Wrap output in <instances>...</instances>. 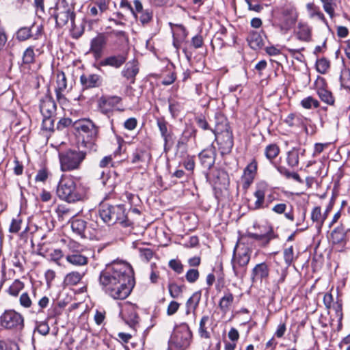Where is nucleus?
<instances>
[{
  "label": "nucleus",
  "instance_id": "obj_1",
  "mask_svg": "<svg viewBox=\"0 0 350 350\" xmlns=\"http://www.w3.org/2000/svg\"><path fill=\"white\" fill-rule=\"evenodd\" d=\"M99 284L105 294L114 299H124L134 286L133 271L124 262H113L100 273Z\"/></svg>",
  "mask_w": 350,
  "mask_h": 350
},
{
  "label": "nucleus",
  "instance_id": "obj_2",
  "mask_svg": "<svg viewBox=\"0 0 350 350\" xmlns=\"http://www.w3.org/2000/svg\"><path fill=\"white\" fill-rule=\"evenodd\" d=\"M49 13L51 17L55 20L56 26L58 27H62L69 21H70V31L73 38H78L82 35L83 30L79 29L75 22V13L74 8L66 0H58L55 6L50 8Z\"/></svg>",
  "mask_w": 350,
  "mask_h": 350
},
{
  "label": "nucleus",
  "instance_id": "obj_3",
  "mask_svg": "<svg viewBox=\"0 0 350 350\" xmlns=\"http://www.w3.org/2000/svg\"><path fill=\"white\" fill-rule=\"evenodd\" d=\"M99 216L107 225L120 224L123 227L133 225V222L126 214V209L122 204L111 205L107 203L100 204Z\"/></svg>",
  "mask_w": 350,
  "mask_h": 350
},
{
  "label": "nucleus",
  "instance_id": "obj_4",
  "mask_svg": "<svg viewBox=\"0 0 350 350\" xmlns=\"http://www.w3.org/2000/svg\"><path fill=\"white\" fill-rule=\"evenodd\" d=\"M57 194L59 198L68 202H75L84 198L81 187L77 186L72 179L67 177H62L59 180Z\"/></svg>",
  "mask_w": 350,
  "mask_h": 350
},
{
  "label": "nucleus",
  "instance_id": "obj_5",
  "mask_svg": "<svg viewBox=\"0 0 350 350\" xmlns=\"http://www.w3.org/2000/svg\"><path fill=\"white\" fill-rule=\"evenodd\" d=\"M192 333L189 325L182 323L174 327L168 342L169 350H185L191 342Z\"/></svg>",
  "mask_w": 350,
  "mask_h": 350
},
{
  "label": "nucleus",
  "instance_id": "obj_6",
  "mask_svg": "<svg viewBox=\"0 0 350 350\" xmlns=\"http://www.w3.org/2000/svg\"><path fill=\"white\" fill-rule=\"evenodd\" d=\"M252 254V250L244 245H237L231 260L233 272L236 277L242 278L246 273Z\"/></svg>",
  "mask_w": 350,
  "mask_h": 350
},
{
  "label": "nucleus",
  "instance_id": "obj_7",
  "mask_svg": "<svg viewBox=\"0 0 350 350\" xmlns=\"http://www.w3.org/2000/svg\"><path fill=\"white\" fill-rule=\"evenodd\" d=\"M85 152L75 150H68L59 152V159L61 170L69 172L78 170L82 161L85 159Z\"/></svg>",
  "mask_w": 350,
  "mask_h": 350
},
{
  "label": "nucleus",
  "instance_id": "obj_8",
  "mask_svg": "<svg viewBox=\"0 0 350 350\" xmlns=\"http://www.w3.org/2000/svg\"><path fill=\"white\" fill-rule=\"evenodd\" d=\"M74 127L83 138L85 146H92L98 137V129L89 119H82L74 123Z\"/></svg>",
  "mask_w": 350,
  "mask_h": 350
},
{
  "label": "nucleus",
  "instance_id": "obj_9",
  "mask_svg": "<svg viewBox=\"0 0 350 350\" xmlns=\"http://www.w3.org/2000/svg\"><path fill=\"white\" fill-rule=\"evenodd\" d=\"M1 325L8 329L21 330L24 327L23 316L14 310H5L0 317Z\"/></svg>",
  "mask_w": 350,
  "mask_h": 350
},
{
  "label": "nucleus",
  "instance_id": "obj_10",
  "mask_svg": "<svg viewBox=\"0 0 350 350\" xmlns=\"http://www.w3.org/2000/svg\"><path fill=\"white\" fill-rule=\"evenodd\" d=\"M225 126V129L220 132H218L219 129L213 131L215 135L217 144L219 146L221 153L223 154L230 153L234 145L232 133L226 124Z\"/></svg>",
  "mask_w": 350,
  "mask_h": 350
},
{
  "label": "nucleus",
  "instance_id": "obj_11",
  "mask_svg": "<svg viewBox=\"0 0 350 350\" xmlns=\"http://www.w3.org/2000/svg\"><path fill=\"white\" fill-rule=\"evenodd\" d=\"M282 21L278 27L283 33H286L296 23L297 12L293 7H286L282 10Z\"/></svg>",
  "mask_w": 350,
  "mask_h": 350
},
{
  "label": "nucleus",
  "instance_id": "obj_12",
  "mask_svg": "<svg viewBox=\"0 0 350 350\" xmlns=\"http://www.w3.org/2000/svg\"><path fill=\"white\" fill-rule=\"evenodd\" d=\"M107 42V37L103 33H98L95 38L92 39L90 52L93 54L96 59H100L102 57Z\"/></svg>",
  "mask_w": 350,
  "mask_h": 350
},
{
  "label": "nucleus",
  "instance_id": "obj_13",
  "mask_svg": "<svg viewBox=\"0 0 350 350\" xmlns=\"http://www.w3.org/2000/svg\"><path fill=\"white\" fill-rule=\"evenodd\" d=\"M121 100V98L117 96H103L98 100V108L102 113L108 115Z\"/></svg>",
  "mask_w": 350,
  "mask_h": 350
},
{
  "label": "nucleus",
  "instance_id": "obj_14",
  "mask_svg": "<svg viewBox=\"0 0 350 350\" xmlns=\"http://www.w3.org/2000/svg\"><path fill=\"white\" fill-rule=\"evenodd\" d=\"M56 103L51 96L46 94L40 99V110L43 117H53L56 112Z\"/></svg>",
  "mask_w": 350,
  "mask_h": 350
},
{
  "label": "nucleus",
  "instance_id": "obj_15",
  "mask_svg": "<svg viewBox=\"0 0 350 350\" xmlns=\"http://www.w3.org/2000/svg\"><path fill=\"white\" fill-rule=\"evenodd\" d=\"M94 176L101 180L103 186L109 189H113L116 187L115 177L112 176L108 170L95 169Z\"/></svg>",
  "mask_w": 350,
  "mask_h": 350
},
{
  "label": "nucleus",
  "instance_id": "obj_16",
  "mask_svg": "<svg viewBox=\"0 0 350 350\" xmlns=\"http://www.w3.org/2000/svg\"><path fill=\"white\" fill-rule=\"evenodd\" d=\"M269 275V268L266 262H261L256 265L252 270L251 280L253 282L268 278Z\"/></svg>",
  "mask_w": 350,
  "mask_h": 350
},
{
  "label": "nucleus",
  "instance_id": "obj_17",
  "mask_svg": "<svg viewBox=\"0 0 350 350\" xmlns=\"http://www.w3.org/2000/svg\"><path fill=\"white\" fill-rule=\"evenodd\" d=\"M157 125L164 141V146L166 147L173 139V133L170 129L171 126L163 118L157 119Z\"/></svg>",
  "mask_w": 350,
  "mask_h": 350
},
{
  "label": "nucleus",
  "instance_id": "obj_18",
  "mask_svg": "<svg viewBox=\"0 0 350 350\" xmlns=\"http://www.w3.org/2000/svg\"><path fill=\"white\" fill-rule=\"evenodd\" d=\"M126 55L120 53L104 58L100 62L99 64L101 66H111L115 68H119L126 62Z\"/></svg>",
  "mask_w": 350,
  "mask_h": 350
},
{
  "label": "nucleus",
  "instance_id": "obj_19",
  "mask_svg": "<svg viewBox=\"0 0 350 350\" xmlns=\"http://www.w3.org/2000/svg\"><path fill=\"white\" fill-rule=\"evenodd\" d=\"M215 148L212 146L202 150L199 154L202 165L207 170L211 169L215 163Z\"/></svg>",
  "mask_w": 350,
  "mask_h": 350
},
{
  "label": "nucleus",
  "instance_id": "obj_20",
  "mask_svg": "<svg viewBox=\"0 0 350 350\" xmlns=\"http://www.w3.org/2000/svg\"><path fill=\"white\" fill-rule=\"evenodd\" d=\"M34 27V25L33 24L31 27H21L16 33V38L19 41H25L28 39H29L31 37L33 36V34L31 33V29ZM42 26L40 25L37 27V31L35 35L33 36V38L35 40H37L39 38L40 36L42 33Z\"/></svg>",
  "mask_w": 350,
  "mask_h": 350
},
{
  "label": "nucleus",
  "instance_id": "obj_21",
  "mask_svg": "<svg viewBox=\"0 0 350 350\" xmlns=\"http://www.w3.org/2000/svg\"><path fill=\"white\" fill-rule=\"evenodd\" d=\"M122 319L131 327H134L138 323V315L133 306L124 308L121 312Z\"/></svg>",
  "mask_w": 350,
  "mask_h": 350
},
{
  "label": "nucleus",
  "instance_id": "obj_22",
  "mask_svg": "<svg viewBox=\"0 0 350 350\" xmlns=\"http://www.w3.org/2000/svg\"><path fill=\"white\" fill-rule=\"evenodd\" d=\"M72 231L81 237L86 238L90 234L88 232L87 222L81 219H73L71 221Z\"/></svg>",
  "mask_w": 350,
  "mask_h": 350
},
{
  "label": "nucleus",
  "instance_id": "obj_23",
  "mask_svg": "<svg viewBox=\"0 0 350 350\" xmlns=\"http://www.w3.org/2000/svg\"><path fill=\"white\" fill-rule=\"evenodd\" d=\"M108 10V5L105 0L96 1L88 6V14L93 17L100 16Z\"/></svg>",
  "mask_w": 350,
  "mask_h": 350
},
{
  "label": "nucleus",
  "instance_id": "obj_24",
  "mask_svg": "<svg viewBox=\"0 0 350 350\" xmlns=\"http://www.w3.org/2000/svg\"><path fill=\"white\" fill-rule=\"evenodd\" d=\"M248 237L251 239H255L259 242V245L262 247H266L271 240L273 239L275 236L271 228L264 234L257 233H248Z\"/></svg>",
  "mask_w": 350,
  "mask_h": 350
},
{
  "label": "nucleus",
  "instance_id": "obj_25",
  "mask_svg": "<svg viewBox=\"0 0 350 350\" xmlns=\"http://www.w3.org/2000/svg\"><path fill=\"white\" fill-rule=\"evenodd\" d=\"M139 72L137 62L135 60L129 62L122 71V75L128 80H131L132 83L135 82V76Z\"/></svg>",
  "mask_w": 350,
  "mask_h": 350
},
{
  "label": "nucleus",
  "instance_id": "obj_26",
  "mask_svg": "<svg viewBox=\"0 0 350 350\" xmlns=\"http://www.w3.org/2000/svg\"><path fill=\"white\" fill-rule=\"evenodd\" d=\"M347 230L342 225H340L331 233L330 239L334 244H345Z\"/></svg>",
  "mask_w": 350,
  "mask_h": 350
},
{
  "label": "nucleus",
  "instance_id": "obj_27",
  "mask_svg": "<svg viewBox=\"0 0 350 350\" xmlns=\"http://www.w3.org/2000/svg\"><path fill=\"white\" fill-rule=\"evenodd\" d=\"M327 218V213H321L320 206H315L311 211V219L317 230H320Z\"/></svg>",
  "mask_w": 350,
  "mask_h": 350
},
{
  "label": "nucleus",
  "instance_id": "obj_28",
  "mask_svg": "<svg viewBox=\"0 0 350 350\" xmlns=\"http://www.w3.org/2000/svg\"><path fill=\"white\" fill-rule=\"evenodd\" d=\"M254 196L256 201L249 205L250 208L253 210H258L264 208L265 189L260 186H258L254 193Z\"/></svg>",
  "mask_w": 350,
  "mask_h": 350
},
{
  "label": "nucleus",
  "instance_id": "obj_29",
  "mask_svg": "<svg viewBox=\"0 0 350 350\" xmlns=\"http://www.w3.org/2000/svg\"><path fill=\"white\" fill-rule=\"evenodd\" d=\"M66 260L75 266H84L88 262V258L79 252H72L66 256Z\"/></svg>",
  "mask_w": 350,
  "mask_h": 350
},
{
  "label": "nucleus",
  "instance_id": "obj_30",
  "mask_svg": "<svg viewBox=\"0 0 350 350\" xmlns=\"http://www.w3.org/2000/svg\"><path fill=\"white\" fill-rule=\"evenodd\" d=\"M80 81L85 88H92L100 85V77L96 74L83 75L80 77Z\"/></svg>",
  "mask_w": 350,
  "mask_h": 350
},
{
  "label": "nucleus",
  "instance_id": "obj_31",
  "mask_svg": "<svg viewBox=\"0 0 350 350\" xmlns=\"http://www.w3.org/2000/svg\"><path fill=\"white\" fill-rule=\"evenodd\" d=\"M247 40L250 46L254 50L260 49L264 44L261 35L255 31H252L250 32L247 38Z\"/></svg>",
  "mask_w": 350,
  "mask_h": 350
},
{
  "label": "nucleus",
  "instance_id": "obj_32",
  "mask_svg": "<svg viewBox=\"0 0 350 350\" xmlns=\"http://www.w3.org/2000/svg\"><path fill=\"white\" fill-rule=\"evenodd\" d=\"M297 39L301 41L308 42L311 38V29L305 23H299L296 31Z\"/></svg>",
  "mask_w": 350,
  "mask_h": 350
},
{
  "label": "nucleus",
  "instance_id": "obj_33",
  "mask_svg": "<svg viewBox=\"0 0 350 350\" xmlns=\"http://www.w3.org/2000/svg\"><path fill=\"white\" fill-rule=\"evenodd\" d=\"M150 159V155L146 150L136 149L132 154L131 162L133 164L139 165Z\"/></svg>",
  "mask_w": 350,
  "mask_h": 350
},
{
  "label": "nucleus",
  "instance_id": "obj_34",
  "mask_svg": "<svg viewBox=\"0 0 350 350\" xmlns=\"http://www.w3.org/2000/svg\"><path fill=\"white\" fill-rule=\"evenodd\" d=\"M306 10L310 18H317L323 23H327L324 14L321 12L319 7L316 5L314 3H307Z\"/></svg>",
  "mask_w": 350,
  "mask_h": 350
},
{
  "label": "nucleus",
  "instance_id": "obj_35",
  "mask_svg": "<svg viewBox=\"0 0 350 350\" xmlns=\"http://www.w3.org/2000/svg\"><path fill=\"white\" fill-rule=\"evenodd\" d=\"M59 220L68 219L75 215L73 210L66 204H59L55 210Z\"/></svg>",
  "mask_w": 350,
  "mask_h": 350
},
{
  "label": "nucleus",
  "instance_id": "obj_36",
  "mask_svg": "<svg viewBox=\"0 0 350 350\" xmlns=\"http://www.w3.org/2000/svg\"><path fill=\"white\" fill-rule=\"evenodd\" d=\"M234 301V296L231 293H226L220 299L219 308L224 314H226L229 310L230 306Z\"/></svg>",
  "mask_w": 350,
  "mask_h": 350
},
{
  "label": "nucleus",
  "instance_id": "obj_37",
  "mask_svg": "<svg viewBox=\"0 0 350 350\" xmlns=\"http://www.w3.org/2000/svg\"><path fill=\"white\" fill-rule=\"evenodd\" d=\"M85 272L72 271L68 273L64 278V283L66 285H76L81 280Z\"/></svg>",
  "mask_w": 350,
  "mask_h": 350
},
{
  "label": "nucleus",
  "instance_id": "obj_38",
  "mask_svg": "<svg viewBox=\"0 0 350 350\" xmlns=\"http://www.w3.org/2000/svg\"><path fill=\"white\" fill-rule=\"evenodd\" d=\"M317 94L323 102L329 105H333L334 104L335 100L330 91L324 88H319L317 90Z\"/></svg>",
  "mask_w": 350,
  "mask_h": 350
},
{
  "label": "nucleus",
  "instance_id": "obj_39",
  "mask_svg": "<svg viewBox=\"0 0 350 350\" xmlns=\"http://www.w3.org/2000/svg\"><path fill=\"white\" fill-rule=\"evenodd\" d=\"M185 286L178 285L176 282H170L168 284V291L171 297L177 299L181 297Z\"/></svg>",
  "mask_w": 350,
  "mask_h": 350
},
{
  "label": "nucleus",
  "instance_id": "obj_40",
  "mask_svg": "<svg viewBox=\"0 0 350 350\" xmlns=\"http://www.w3.org/2000/svg\"><path fill=\"white\" fill-rule=\"evenodd\" d=\"M276 168H277V170L278 171V172L280 174L285 176L286 178H288V179L292 178L299 183H302V180L297 173L291 172L288 169H286L285 167H283V166H277Z\"/></svg>",
  "mask_w": 350,
  "mask_h": 350
},
{
  "label": "nucleus",
  "instance_id": "obj_41",
  "mask_svg": "<svg viewBox=\"0 0 350 350\" xmlns=\"http://www.w3.org/2000/svg\"><path fill=\"white\" fill-rule=\"evenodd\" d=\"M287 164L291 167H295L299 164V151L293 148L287 152Z\"/></svg>",
  "mask_w": 350,
  "mask_h": 350
},
{
  "label": "nucleus",
  "instance_id": "obj_42",
  "mask_svg": "<svg viewBox=\"0 0 350 350\" xmlns=\"http://www.w3.org/2000/svg\"><path fill=\"white\" fill-rule=\"evenodd\" d=\"M208 321L209 317L207 315L203 316L200 321L199 334L201 338H210V333L208 332V327L206 326V324L208 323Z\"/></svg>",
  "mask_w": 350,
  "mask_h": 350
},
{
  "label": "nucleus",
  "instance_id": "obj_43",
  "mask_svg": "<svg viewBox=\"0 0 350 350\" xmlns=\"http://www.w3.org/2000/svg\"><path fill=\"white\" fill-rule=\"evenodd\" d=\"M280 153L279 147L275 144H270L265 148V154L267 159H269L271 162L278 157Z\"/></svg>",
  "mask_w": 350,
  "mask_h": 350
},
{
  "label": "nucleus",
  "instance_id": "obj_44",
  "mask_svg": "<svg viewBox=\"0 0 350 350\" xmlns=\"http://www.w3.org/2000/svg\"><path fill=\"white\" fill-rule=\"evenodd\" d=\"M330 67V62L326 58H321L317 60L316 68L317 72L321 74H325Z\"/></svg>",
  "mask_w": 350,
  "mask_h": 350
},
{
  "label": "nucleus",
  "instance_id": "obj_45",
  "mask_svg": "<svg viewBox=\"0 0 350 350\" xmlns=\"http://www.w3.org/2000/svg\"><path fill=\"white\" fill-rule=\"evenodd\" d=\"M35 53L33 46H30L26 49L23 55V63L25 64H30L34 62Z\"/></svg>",
  "mask_w": 350,
  "mask_h": 350
},
{
  "label": "nucleus",
  "instance_id": "obj_46",
  "mask_svg": "<svg viewBox=\"0 0 350 350\" xmlns=\"http://www.w3.org/2000/svg\"><path fill=\"white\" fill-rule=\"evenodd\" d=\"M169 25L173 31L174 36L177 33L182 39H185L187 36L188 33L183 25L174 24L172 23H170Z\"/></svg>",
  "mask_w": 350,
  "mask_h": 350
},
{
  "label": "nucleus",
  "instance_id": "obj_47",
  "mask_svg": "<svg viewBox=\"0 0 350 350\" xmlns=\"http://www.w3.org/2000/svg\"><path fill=\"white\" fill-rule=\"evenodd\" d=\"M301 105L306 109L317 108L319 107V102L312 96H308L301 101Z\"/></svg>",
  "mask_w": 350,
  "mask_h": 350
},
{
  "label": "nucleus",
  "instance_id": "obj_48",
  "mask_svg": "<svg viewBox=\"0 0 350 350\" xmlns=\"http://www.w3.org/2000/svg\"><path fill=\"white\" fill-rule=\"evenodd\" d=\"M200 298V295L197 293H193V295L189 298L186 303L187 314L189 313V310L191 309H193V310H196L198 306Z\"/></svg>",
  "mask_w": 350,
  "mask_h": 350
},
{
  "label": "nucleus",
  "instance_id": "obj_49",
  "mask_svg": "<svg viewBox=\"0 0 350 350\" xmlns=\"http://www.w3.org/2000/svg\"><path fill=\"white\" fill-rule=\"evenodd\" d=\"M24 288V284L18 280H16L8 288V293L12 296H17Z\"/></svg>",
  "mask_w": 350,
  "mask_h": 350
},
{
  "label": "nucleus",
  "instance_id": "obj_50",
  "mask_svg": "<svg viewBox=\"0 0 350 350\" xmlns=\"http://www.w3.org/2000/svg\"><path fill=\"white\" fill-rule=\"evenodd\" d=\"M284 260L286 265L290 266L294 260V248L291 245L284 250L283 252Z\"/></svg>",
  "mask_w": 350,
  "mask_h": 350
},
{
  "label": "nucleus",
  "instance_id": "obj_51",
  "mask_svg": "<svg viewBox=\"0 0 350 350\" xmlns=\"http://www.w3.org/2000/svg\"><path fill=\"white\" fill-rule=\"evenodd\" d=\"M0 350H20L17 342L14 340H0Z\"/></svg>",
  "mask_w": 350,
  "mask_h": 350
},
{
  "label": "nucleus",
  "instance_id": "obj_52",
  "mask_svg": "<svg viewBox=\"0 0 350 350\" xmlns=\"http://www.w3.org/2000/svg\"><path fill=\"white\" fill-rule=\"evenodd\" d=\"M56 83L57 87L55 88V90H65L66 89L67 81L64 72H60L57 74Z\"/></svg>",
  "mask_w": 350,
  "mask_h": 350
},
{
  "label": "nucleus",
  "instance_id": "obj_53",
  "mask_svg": "<svg viewBox=\"0 0 350 350\" xmlns=\"http://www.w3.org/2000/svg\"><path fill=\"white\" fill-rule=\"evenodd\" d=\"M257 170V162L253 159L250 163L244 169L243 175L245 176H252L254 178L255 174Z\"/></svg>",
  "mask_w": 350,
  "mask_h": 350
},
{
  "label": "nucleus",
  "instance_id": "obj_54",
  "mask_svg": "<svg viewBox=\"0 0 350 350\" xmlns=\"http://www.w3.org/2000/svg\"><path fill=\"white\" fill-rule=\"evenodd\" d=\"M301 122L300 117L295 113H290L284 120V122L290 127L299 126Z\"/></svg>",
  "mask_w": 350,
  "mask_h": 350
},
{
  "label": "nucleus",
  "instance_id": "obj_55",
  "mask_svg": "<svg viewBox=\"0 0 350 350\" xmlns=\"http://www.w3.org/2000/svg\"><path fill=\"white\" fill-rule=\"evenodd\" d=\"M19 301L21 306L25 308H29L32 305V300L30 295L26 292L21 294Z\"/></svg>",
  "mask_w": 350,
  "mask_h": 350
},
{
  "label": "nucleus",
  "instance_id": "obj_56",
  "mask_svg": "<svg viewBox=\"0 0 350 350\" xmlns=\"http://www.w3.org/2000/svg\"><path fill=\"white\" fill-rule=\"evenodd\" d=\"M139 14V21L144 25L148 23L152 18V12L150 10H144Z\"/></svg>",
  "mask_w": 350,
  "mask_h": 350
},
{
  "label": "nucleus",
  "instance_id": "obj_57",
  "mask_svg": "<svg viewBox=\"0 0 350 350\" xmlns=\"http://www.w3.org/2000/svg\"><path fill=\"white\" fill-rule=\"evenodd\" d=\"M199 276V271L195 269H191L188 270L185 275L186 280L190 283H193L197 281Z\"/></svg>",
  "mask_w": 350,
  "mask_h": 350
},
{
  "label": "nucleus",
  "instance_id": "obj_58",
  "mask_svg": "<svg viewBox=\"0 0 350 350\" xmlns=\"http://www.w3.org/2000/svg\"><path fill=\"white\" fill-rule=\"evenodd\" d=\"M169 267L177 273H181L183 271V265L180 260L175 259L170 260Z\"/></svg>",
  "mask_w": 350,
  "mask_h": 350
},
{
  "label": "nucleus",
  "instance_id": "obj_59",
  "mask_svg": "<svg viewBox=\"0 0 350 350\" xmlns=\"http://www.w3.org/2000/svg\"><path fill=\"white\" fill-rule=\"evenodd\" d=\"M138 250L140 254V257L146 262H148L152 258L153 252L151 249L139 247Z\"/></svg>",
  "mask_w": 350,
  "mask_h": 350
},
{
  "label": "nucleus",
  "instance_id": "obj_60",
  "mask_svg": "<svg viewBox=\"0 0 350 350\" xmlns=\"http://www.w3.org/2000/svg\"><path fill=\"white\" fill-rule=\"evenodd\" d=\"M180 304L176 301H171L167 308V314L168 316L174 315L179 309Z\"/></svg>",
  "mask_w": 350,
  "mask_h": 350
},
{
  "label": "nucleus",
  "instance_id": "obj_61",
  "mask_svg": "<svg viewBox=\"0 0 350 350\" xmlns=\"http://www.w3.org/2000/svg\"><path fill=\"white\" fill-rule=\"evenodd\" d=\"M113 162V157L111 155L106 156L103 157L100 163H99V167L97 169H101L105 170V167H108L109 165H112Z\"/></svg>",
  "mask_w": 350,
  "mask_h": 350
},
{
  "label": "nucleus",
  "instance_id": "obj_62",
  "mask_svg": "<svg viewBox=\"0 0 350 350\" xmlns=\"http://www.w3.org/2000/svg\"><path fill=\"white\" fill-rule=\"evenodd\" d=\"M53 118V117H51V118L43 117L42 124V126L43 129H44L46 131H50V130L53 129V122H54Z\"/></svg>",
  "mask_w": 350,
  "mask_h": 350
},
{
  "label": "nucleus",
  "instance_id": "obj_63",
  "mask_svg": "<svg viewBox=\"0 0 350 350\" xmlns=\"http://www.w3.org/2000/svg\"><path fill=\"white\" fill-rule=\"evenodd\" d=\"M137 124V119L135 118H130L124 122V126L125 129H126L129 131H132L136 128Z\"/></svg>",
  "mask_w": 350,
  "mask_h": 350
},
{
  "label": "nucleus",
  "instance_id": "obj_64",
  "mask_svg": "<svg viewBox=\"0 0 350 350\" xmlns=\"http://www.w3.org/2000/svg\"><path fill=\"white\" fill-rule=\"evenodd\" d=\"M50 327L46 322H42L37 326V331L43 336L49 334Z\"/></svg>",
  "mask_w": 350,
  "mask_h": 350
}]
</instances>
